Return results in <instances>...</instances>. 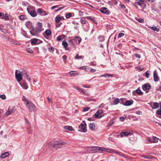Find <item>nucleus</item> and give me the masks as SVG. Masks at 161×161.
<instances>
[{
	"label": "nucleus",
	"instance_id": "15",
	"mask_svg": "<svg viewBox=\"0 0 161 161\" xmlns=\"http://www.w3.org/2000/svg\"><path fill=\"white\" fill-rule=\"evenodd\" d=\"M74 40L76 43L79 44L81 41V39L80 37L75 36L74 37Z\"/></svg>",
	"mask_w": 161,
	"mask_h": 161
},
{
	"label": "nucleus",
	"instance_id": "37",
	"mask_svg": "<svg viewBox=\"0 0 161 161\" xmlns=\"http://www.w3.org/2000/svg\"><path fill=\"white\" fill-rule=\"evenodd\" d=\"M48 50L50 52H53L54 51V48L53 47H51L48 48Z\"/></svg>",
	"mask_w": 161,
	"mask_h": 161
},
{
	"label": "nucleus",
	"instance_id": "19",
	"mask_svg": "<svg viewBox=\"0 0 161 161\" xmlns=\"http://www.w3.org/2000/svg\"><path fill=\"white\" fill-rule=\"evenodd\" d=\"M47 36H50L52 34L51 31L49 29H47L45 31L44 33Z\"/></svg>",
	"mask_w": 161,
	"mask_h": 161
},
{
	"label": "nucleus",
	"instance_id": "17",
	"mask_svg": "<svg viewBox=\"0 0 161 161\" xmlns=\"http://www.w3.org/2000/svg\"><path fill=\"white\" fill-rule=\"evenodd\" d=\"M9 153L8 152H5L3 153H2L1 156L0 158H3L9 156Z\"/></svg>",
	"mask_w": 161,
	"mask_h": 161
},
{
	"label": "nucleus",
	"instance_id": "53",
	"mask_svg": "<svg viewBox=\"0 0 161 161\" xmlns=\"http://www.w3.org/2000/svg\"><path fill=\"white\" fill-rule=\"evenodd\" d=\"M119 119L120 121L123 122L125 120V118L123 117H119Z\"/></svg>",
	"mask_w": 161,
	"mask_h": 161
},
{
	"label": "nucleus",
	"instance_id": "41",
	"mask_svg": "<svg viewBox=\"0 0 161 161\" xmlns=\"http://www.w3.org/2000/svg\"><path fill=\"white\" fill-rule=\"evenodd\" d=\"M80 21H81V23L83 24H86V20L85 19H83V18L81 19L80 20Z\"/></svg>",
	"mask_w": 161,
	"mask_h": 161
},
{
	"label": "nucleus",
	"instance_id": "40",
	"mask_svg": "<svg viewBox=\"0 0 161 161\" xmlns=\"http://www.w3.org/2000/svg\"><path fill=\"white\" fill-rule=\"evenodd\" d=\"M37 25L38 26V27H37L39 29L40 28V29H42V23H41L40 22H38L37 23Z\"/></svg>",
	"mask_w": 161,
	"mask_h": 161
},
{
	"label": "nucleus",
	"instance_id": "31",
	"mask_svg": "<svg viewBox=\"0 0 161 161\" xmlns=\"http://www.w3.org/2000/svg\"><path fill=\"white\" fill-rule=\"evenodd\" d=\"M152 143H154L155 142H157L158 141V139L157 137H156L155 136H153L152 137Z\"/></svg>",
	"mask_w": 161,
	"mask_h": 161
},
{
	"label": "nucleus",
	"instance_id": "52",
	"mask_svg": "<svg viewBox=\"0 0 161 161\" xmlns=\"http://www.w3.org/2000/svg\"><path fill=\"white\" fill-rule=\"evenodd\" d=\"M87 18L89 19H91L93 21H94L95 20V18H92V17L91 16H89V17H87Z\"/></svg>",
	"mask_w": 161,
	"mask_h": 161
},
{
	"label": "nucleus",
	"instance_id": "60",
	"mask_svg": "<svg viewBox=\"0 0 161 161\" xmlns=\"http://www.w3.org/2000/svg\"><path fill=\"white\" fill-rule=\"evenodd\" d=\"M112 2L113 3L116 5L118 3V2L116 0H113Z\"/></svg>",
	"mask_w": 161,
	"mask_h": 161
},
{
	"label": "nucleus",
	"instance_id": "16",
	"mask_svg": "<svg viewBox=\"0 0 161 161\" xmlns=\"http://www.w3.org/2000/svg\"><path fill=\"white\" fill-rule=\"evenodd\" d=\"M23 75L29 81L31 82V79L29 77V75L27 74L26 72H24V71L23 72Z\"/></svg>",
	"mask_w": 161,
	"mask_h": 161
},
{
	"label": "nucleus",
	"instance_id": "58",
	"mask_svg": "<svg viewBox=\"0 0 161 161\" xmlns=\"http://www.w3.org/2000/svg\"><path fill=\"white\" fill-rule=\"evenodd\" d=\"M87 120L89 121H92L94 120V119L91 118H89L87 119Z\"/></svg>",
	"mask_w": 161,
	"mask_h": 161
},
{
	"label": "nucleus",
	"instance_id": "48",
	"mask_svg": "<svg viewBox=\"0 0 161 161\" xmlns=\"http://www.w3.org/2000/svg\"><path fill=\"white\" fill-rule=\"evenodd\" d=\"M156 113L158 114L161 115V109H158L156 112Z\"/></svg>",
	"mask_w": 161,
	"mask_h": 161
},
{
	"label": "nucleus",
	"instance_id": "23",
	"mask_svg": "<svg viewBox=\"0 0 161 161\" xmlns=\"http://www.w3.org/2000/svg\"><path fill=\"white\" fill-rule=\"evenodd\" d=\"M112 76H113V75L112 74L106 73L105 74L101 75V76H100V77H105L109 78V77H112Z\"/></svg>",
	"mask_w": 161,
	"mask_h": 161
},
{
	"label": "nucleus",
	"instance_id": "47",
	"mask_svg": "<svg viewBox=\"0 0 161 161\" xmlns=\"http://www.w3.org/2000/svg\"><path fill=\"white\" fill-rule=\"evenodd\" d=\"M89 109H90L89 108H88V107L84 108L83 109V111L84 112L87 111H88Z\"/></svg>",
	"mask_w": 161,
	"mask_h": 161
},
{
	"label": "nucleus",
	"instance_id": "1",
	"mask_svg": "<svg viewBox=\"0 0 161 161\" xmlns=\"http://www.w3.org/2000/svg\"><path fill=\"white\" fill-rule=\"evenodd\" d=\"M91 150L94 151V152H97L98 151H101V152H106L110 153H115L119 156L125 157L124 154L121 153L119 152L118 151H115L114 150L111 149L105 148L103 147H94L91 148Z\"/></svg>",
	"mask_w": 161,
	"mask_h": 161
},
{
	"label": "nucleus",
	"instance_id": "56",
	"mask_svg": "<svg viewBox=\"0 0 161 161\" xmlns=\"http://www.w3.org/2000/svg\"><path fill=\"white\" fill-rule=\"evenodd\" d=\"M82 86L84 88H90V86L86 85H82Z\"/></svg>",
	"mask_w": 161,
	"mask_h": 161
},
{
	"label": "nucleus",
	"instance_id": "5",
	"mask_svg": "<svg viewBox=\"0 0 161 161\" xmlns=\"http://www.w3.org/2000/svg\"><path fill=\"white\" fill-rule=\"evenodd\" d=\"M18 70H16L15 71V77L17 81L19 82L22 79L23 72H20L19 71V73H18Z\"/></svg>",
	"mask_w": 161,
	"mask_h": 161
},
{
	"label": "nucleus",
	"instance_id": "9",
	"mask_svg": "<svg viewBox=\"0 0 161 161\" xmlns=\"http://www.w3.org/2000/svg\"><path fill=\"white\" fill-rule=\"evenodd\" d=\"M151 87L150 85L148 83L144 84L142 86V89L145 91L149 90Z\"/></svg>",
	"mask_w": 161,
	"mask_h": 161
},
{
	"label": "nucleus",
	"instance_id": "64",
	"mask_svg": "<svg viewBox=\"0 0 161 161\" xmlns=\"http://www.w3.org/2000/svg\"><path fill=\"white\" fill-rule=\"evenodd\" d=\"M96 71V70L93 69H91L90 70L91 72H95Z\"/></svg>",
	"mask_w": 161,
	"mask_h": 161
},
{
	"label": "nucleus",
	"instance_id": "46",
	"mask_svg": "<svg viewBox=\"0 0 161 161\" xmlns=\"http://www.w3.org/2000/svg\"><path fill=\"white\" fill-rule=\"evenodd\" d=\"M146 76L148 78L149 77V74L148 73V71H147L145 73Z\"/></svg>",
	"mask_w": 161,
	"mask_h": 161
},
{
	"label": "nucleus",
	"instance_id": "42",
	"mask_svg": "<svg viewBox=\"0 0 161 161\" xmlns=\"http://www.w3.org/2000/svg\"><path fill=\"white\" fill-rule=\"evenodd\" d=\"M95 118H97V119L100 118L102 117L101 115L99 114H97V115H96V113L95 114Z\"/></svg>",
	"mask_w": 161,
	"mask_h": 161
},
{
	"label": "nucleus",
	"instance_id": "29",
	"mask_svg": "<svg viewBox=\"0 0 161 161\" xmlns=\"http://www.w3.org/2000/svg\"><path fill=\"white\" fill-rule=\"evenodd\" d=\"M136 93L140 95H142L143 94L142 92L141 91L139 88H138L137 90H136Z\"/></svg>",
	"mask_w": 161,
	"mask_h": 161
},
{
	"label": "nucleus",
	"instance_id": "12",
	"mask_svg": "<svg viewBox=\"0 0 161 161\" xmlns=\"http://www.w3.org/2000/svg\"><path fill=\"white\" fill-rule=\"evenodd\" d=\"M28 12L29 13L30 15L33 17H35L36 16V13L35 12V10L30 11L27 9Z\"/></svg>",
	"mask_w": 161,
	"mask_h": 161
},
{
	"label": "nucleus",
	"instance_id": "33",
	"mask_svg": "<svg viewBox=\"0 0 161 161\" xmlns=\"http://www.w3.org/2000/svg\"><path fill=\"white\" fill-rule=\"evenodd\" d=\"M137 3L139 5L141 6L144 4V1L143 0H140Z\"/></svg>",
	"mask_w": 161,
	"mask_h": 161
},
{
	"label": "nucleus",
	"instance_id": "7",
	"mask_svg": "<svg viewBox=\"0 0 161 161\" xmlns=\"http://www.w3.org/2000/svg\"><path fill=\"white\" fill-rule=\"evenodd\" d=\"M15 109L14 107H9L8 109V111L5 113V115L7 116L13 113L15 111Z\"/></svg>",
	"mask_w": 161,
	"mask_h": 161
},
{
	"label": "nucleus",
	"instance_id": "54",
	"mask_svg": "<svg viewBox=\"0 0 161 161\" xmlns=\"http://www.w3.org/2000/svg\"><path fill=\"white\" fill-rule=\"evenodd\" d=\"M120 6L121 8H122L124 9L125 8V6L123 4H120Z\"/></svg>",
	"mask_w": 161,
	"mask_h": 161
},
{
	"label": "nucleus",
	"instance_id": "63",
	"mask_svg": "<svg viewBox=\"0 0 161 161\" xmlns=\"http://www.w3.org/2000/svg\"><path fill=\"white\" fill-rule=\"evenodd\" d=\"M62 58L63 60H66L67 59V57L66 55H65L63 56Z\"/></svg>",
	"mask_w": 161,
	"mask_h": 161
},
{
	"label": "nucleus",
	"instance_id": "10",
	"mask_svg": "<svg viewBox=\"0 0 161 161\" xmlns=\"http://www.w3.org/2000/svg\"><path fill=\"white\" fill-rule=\"evenodd\" d=\"M131 134V133L127 131H122L121 132L120 136L121 137L124 136H127Z\"/></svg>",
	"mask_w": 161,
	"mask_h": 161
},
{
	"label": "nucleus",
	"instance_id": "55",
	"mask_svg": "<svg viewBox=\"0 0 161 161\" xmlns=\"http://www.w3.org/2000/svg\"><path fill=\"white\" fill-rule=\"evenodd\" d=\"M135 55L136 57L138 58H141L140 55L139 54L136 53L135 54Z\"/></svg>",
	"mask_w": 161,
	"mask_h": 161
},
{
	"label": "nucleus",
	"instance_id": "11",
	"mask_svg": "<svg viewBox=\"0 0 161 161\" xmlns=\"http://www.w3.org/2000/svg\"><path fill=\"white\" fill-rule=\"evenodd\" d=\"M75 88L78 90L80 92L82 93L83 94H85L87 96L89 95V94L88 93H86L84 91L83 89L82 88H79L77 86L75 87Z\"/></svg>",
	"mask_w": 161,
	"mask_h": 161
},
{
	"label": "nucleus",
	"instance_id": "6",
	"mask_svg": "<svg viewBox=\"0 0 161 161\" xmlns=\"http://www.w3.org/2000/svg\"><path fill=\"white\" fill-rule=\"evenodd\" d=\"M83 122L84 123V124L81 123L79 125V127L82 132H86L87 131L86 128L87 125L85 121H83Z\"/></svg>",
	"mask_w": 161,
	"mask_h": 161
},
{
	"label": "nucleus",
	"instance_id": "3",
	"mask_svg": "<svg viewBox=\"0 0 161 161\" xmlns=\"http://www.w3.org/2000/svg\"><path fill=\"white\" fill-rule=\"evenodd\" d=\"M64 142L62 141H56L54 142H51L48 144V147L50 148H60L62 146L65 144Z\"/></svg>",
	"mask_w": 161,
	"mask_h": 161
},
{
	"label": "nucleus",
	"instance_id": "4",
	"mask_svg": "<svg viewBox=\"0 0 161 161\" xmlns=\"http://www.w3.org/2000/svg\"><path fill=\"white\" fill-rule=\"evenodd\" d=\"M42 31V29H40V28L39 29L37 27L34 28V27H33V28L30 31V32L32 35L37 36L38 35V34Z\"/></svg>",
	"mask_w": 161,
	"mask_h": 161
},
{
	"label": "nucleus",
	"instance_id": "20",
	"mask_svg": "<svg viewBox=\"0 0 161 161\" xmlns=\"http://www.w3.org/2000/svg\"><path fill=\"white\" fill-rule=\"evenodd\" d=\"M107 9L105 7H102L101 8L100 10V11L101 13L104 14H107Z\"/></svg>",
	"mask_w": 161,
	"mask_h": 161
},
{
	"label": "nucleus",
	"instance_id": "36",
	"mask_svg": "<svg viewBox=\"0 0 161 161\" xmlns=\"http://www.w3.org/2000/svg\"><path fill=\"white\" fill-rule=\"evenodd\" d=\"M83 57L81 56H80L78 54H77L76 57L75 58V59H80L81 58H83Z\"/></svg>",
	"mask_w": 161,
	"mask_h": 161
},
{
	"label": "nucleus",
	"instance_id": "57",
	"mask_svg": "<svg viewBox=\"0 0 161 161\" xmlns=\"http://www.w3.org/2000/svg\"><path fill=\"white\" fill-rule=\"evenodd\" d=\"M147 141H149L150 143L152 142V138L149 137L147 139Z\"/></svg>",
	"mask_w": 161,
	"mask_h": 161
},
{
	"label": "nucleus",
	"instance_id": "35",
	"mask_svg": "<svg viewBox=\"0 0 161 161\" xmlns=\"http://www.w3.org/2000/svg\"><path fill=\"white\" fill-rule=\"evenodd\" d=\"M142 157L145 158L147 159H152V158L153 157L150 155H147V156H143Z\"/></svg>",
	"mask_w": 161,
	"mask_h": 161
},
{
	"label": "nucleus",
	"instance_id": "43",
	"mask_svg": "<svg viewBox=\"0 0 161 161\" xmlns=\"http://www.w3.org/2000/svg\"><path fill=\"white\" fill-rule=\"evenodd\" d=\"M72 16V14L71 13H69L66 14V17L67 18L69 19Z\"/></svg>",
	"mask_w": 161,
	"mask_h": 161
},
{
	"label": "nucleus",
	"instance_id": "27",
	"mask_svg": "<svg viewBox=\"0 0 161 161\" xmlns=\"http://www.w3.org/2000/svg\"><path fill=\"white\" fill-rule=\"evenodd\" d=\"M38 40V39H35V38H34V39H32L31 40V43L32 44V45H34L35 44L37 41Z\"/></svg>",
	"mask_w": 161,
	"mask_h": 161
},
{
	"label": "nucleus",
	"instance_id": "45",
	"mask_svg": "<svg viewBox=\"0 0 161 161\" xmlns=\"http://www.w3.org/2000/svg\"><path fill=\"white\" fill-rule=\"evenodd\" d=\"M0 98L2 99H5L6 98V96L4 95H1L0 96Z\"/></svg>",
	"mask_w": 161,
	"mask_h": 161
},
{
	"label": "nucleus",
	"instance_id": "2",
	"mask_svg": "<svg viewBox=\"0 0 161 161\" xmlns=\"http://www.w3.org/2000/svg\"><path fill=\"white\" fill-rule=\"evenodd\" d=\"M22 100L24 102L26 108L30 111H34L36 109V107L35 104L31 102H29L27 100L25 96L22 98Z\"/></svg>",
	"mask_w": 161,
	"mask_h": 161
},
{
	"label": "nucleus",
	"instance_id": "13",
	"mask_svg": "<svg viewBox=\"0 0 161 161\" xmlns=\"http://www.w3.org/2000/svg\"><path fill=\"white\" fill-rule=\"evenodd\" d=\"M133 101L132 100H127L124 105L126 106H129L133 104Z\"/></svg>",
	"mask_w": 161,
	"mask_h": 161
},
{
	"label": "nucleus",
	"instance_id": "18",
	"mask_svg": "<svg viewBox=\"0 0 161 161\" xmlns=\"http://www.w3.org/2000/svg\"><path fill=\"white\" fill-rule=\"evenodd\" d=\"M63 128L65 130L69 131H72L74 130L72 127L70 126H64L63 127Z\"/></svg>",
	"mask_w": 161,
	"mask_h": 161
},
{
	"label": "nucleus",
	"instance_id": "49",
	"mask_svg": "<svg viewBox=\"0 0 161 161\" xmlns=\"http://www.w3.org/2000/svg\"><path fill=\"white\" fill-rule=\"evenodd\" d=\"M114 123V122L113 121L109 122L108 123V126H112Z\"/></svg>",
	"mask_w": 161,
	"mask_h": 161
},
{
	"label": "nucleus",
	"instance_id": "61",
	"mask_svg": "<svg viewBox=\"0 0 161 161\" xmlns=\"http://www.w3.org/2000/svg\"><path fill=\"white\" fill-rule=\"evenodd\" d=\"M61 25L58 23H56V26L57 27H59Z\"/></svg>",
	"mask_w": 161,
	"mask_h": 161
},
{
	"label": "nucleus",
	"instance_id": "34",
	"mask_svg": "<svg viewBox=\"0 0 161 161\" xmlns=\"http://www.w3.org/2000/svg\"><path fill=\"white\" fill-rule=\"evenodd\" d=\"M153 106L154 108L155 109L158 108L159 107L158 103H154L153 104Z\"/></svg>",
	"mask_w": 161,
	"mask_h": 161
},
{
	"label": "nucleus",
	"instance_id": "22",
	"mask_svg": "<svg viewBox=\"0 0 161 161\" xmlns=\"http://www.w3.org/2000/svg\"><path fill=\"white\" fill-rule=\"evenodd\" d=\"M62 19L61 17L57 16L55 19V20L56 23H58Z\"/></svg>",
	"mask_w": 161,
	"mask_h": 161
},
{
	"label": "nucleus",
	"instance_id": "44",
	"mask_svg": "<svg viewBox=\"0 0 161 161\" xmlns=\"http://www.w3.org/2000/svg\"><path fill=\"white\" fill-rule=\"evenodd\" d=\"M124 36V34L123 33H119L118 35V37L119 38H120L123 36Z\"/></svg>",
	"mask_w": 161,
	"mask_h": 161
},
{
	"label": "nucleus",
	"instance_id": "21",
	"mask_svg": "<svg viewBox=\"0 0 161 161\" xmlns=\"http://www.w3.org/2000/svg\"><path fill=\"white\" fill-rule=\"evenodd\" d=\"M62 45L64 46V47L65 50H68V49L67 48L68 44L67 42L66 41H63L62 42Z\"/></svg>",
	"mask_w": 161,
	"mask_h": 161
},
{
	"label": "nucleus",
	"instance_id": "38",
	"mask_svg": "<svg viewBox=\"0 0 161 161\" xmlns=\"http://www.w3.org/2000/svg\"><path fill=\"white\" fill-rule=\"evenodd\" d=\"M103 113V111L102 110H100L98 111H97L96 112V115H97V114H99L101 115Z\"/></svg>",
	"mask_w": 161,
	"mask_h": 161
},
{
	"label": "nucleus",
	"instance_id": "51",
	"mask_svg": "<svg viewBox=\"0 0 161 161\" xmlns=\"http://www.w3.org/2000/svg\"><path fill=\"white\" fill-rule=\"evenodd\" d=\"M73 72H74V71H72L70 72V73L71 75H78V73H73Z\"/></svg>",
	"mask_w": 161,
	"mask_h": 161
},
{
	"label": "nucleus",
	"instance_id": "26",
	"mask_svg": "<svg viewBox=\"0 0 161 161\" xmlns=\"http://www.w3.org/2000/svg\"><path fill=\"white\" fill-rule=\"evenodd\" d=\"M21 86L23 88L25 89H27L28 88L27 84L25 82L23 83Z\"/></svg>",
	"mask_w": 161,
	"mask_h": 161
},
{
	"label": "nucleus",
	"instance_id": "25",
	"mask_svg": "<svg viewBox=\"0 0 161 161\" xmlns=\"http://www.w3.org/2000/svg\"><path fill=\"white\" fill-rule=\"evenodd\" d=\"M89 127L90 129L93 130L95 128V125L94 123H90L89 125Z\"/></svg>",
	"mask_w": 161,
	"mask_h": 161
},
{
	"label": "nucleus",
	"instance_id": "28",
	"mask_svg": "<svg viewBox=\"0 0 161 161\" xmlns=\"http://www.w3.org/2000/svg\"><path fill=\"white\" fill-rule=\"evenodd\" d=\"M68 42H69V44L70 45H71L73 47H75V45L73 43V40L72 39H69L68 40Z\"/></svg>",
	"mask_w": 161,
	"mask_h": 161
},
{
	"label": "nucleus",
	"instance_id": "50",
	"mask_svg": "<svg viewBox=\"0 0 161 161\" xmlns=\"http://www.w3.org/2000/svg\"><path fill=\"white\" fill-rule=\"evenodd\" d=\"M62 40L61 36H59L57 38V40L58 41H60Z\"/></svg>",
	"mask_w": 161,
	"mask_h": 161
},
{
	"label": "nucleus",
	"instance_id": "14",
	"mask_svg": "<svg viewBox=\"0 0 161 161\" xmlns=\"http://www.w3.org/2000/svg\"><path fill=\"white\" fill-rule=\"evenodd\" d=\"M153 78L155 82H157L158 81L159 77L155 71L154 72Z\"/></svg>",
	"mask_w": 161,
	"mask_h": 161
},
{
	"label": "nucleus",
	"instance_id": "8",
	"mask_svg": "<svg viewBox=\"0 0 161 161\" xmlns=\"http://www.w3.org/2000/svg\"><path fill=\"white\" fill-rule=\"evenodd\" d=\"M37 13L39 15L41 16H45L48 14L45 11L41 8L37 9Z\"/></svg>",
	"mask_w": 161,
	"mask_h": 161
},
{
	"label": "nucleus",
	"instance_id": "30",
	"mask_svg": "<svg viewBox=\"0 0 161 161\" xmlns=\"http://www.w3.org/2000/svg\"><path fill=\"white\" fill-rule=\"evenodd\" d=\"M119 99L118 98H116L114 101V104L117 105L119 103Z\"/></svg>",
	"mask_w": 161,
	"mask_h": 161
},
{
	"label": "nucleus",
	"instance_id": "59",
	"mask_svg": "<svg viewBox=\"0 0 161 161\" xmlns=\"http://www.w3.org/2000/svg\"><path fill=\"white\" fill-rule=\"evenodd\" d=\"M104 105L103 103H102L101 105H100L99 108H103L104 107Z\"/></svg>",
	"mask_w": 161,
	"mask_h": 161
},
{
	"label": "nucleus",
	"instance_id": "62",
	"mask_svg": "<svg viewBox=\"0 0 161 161\" xmlns=\"http://www.w3.org/2000/svg\"><path fill=\"white\" fill-rule=\"evenodd\" d=\"M64 8V7H60L56 11H59L60 10H62V9H63Z\"/></svg>",
	"mask_w": 161,
	"mask_h": 161
},
{
	"label": "nucleus",
	"instance_id": "32",
	"mask_svg": "<svg viewBox=\"0 0 161 161\" xmlns=\"http://www.w3.org/2000/svg\"><path fill=\"white\" fill-rule=\"evenodd\" d=\"M19 19L21 20H24L26 19V17L25 15H22L19 16Z\"/></svg>",
	"mask_w": 161,
	"mask_h": 161
},
{
	"label": "nucleus",
	"instance_id": "24",
	"mask_svg": "<svg viewBox=\"0 0 161 161\" xmlns=\"http://www.w3.org/2000/svg\"><path fill=\"white\" fill-rule=\"evenodd\" d=\"M149 28L154 31L158 32L159 31V29L157 28L156 26L149 27Z\"/></svg>",
	"mask_w": 161,
	"mask_h": 161
},
{
	"label": "nucleus",
	"instance_id": "39",
	"mask_svg": "<svg viewBox=\"0 0 161 161\" xmlns=\"http://www.w3.org/2000/svg\"><path fill=\"white\" fill-rule=\"evenodd\" d=\"M98 39L100 42H103L104 40V37L103 36H100L98 37Z\"/></svg>",
	"mask_w": 161,
	"mask_h": 161
}]
</instances>
